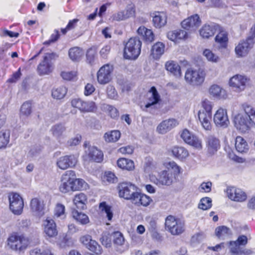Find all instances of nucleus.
<instances>
[{
	"label": "nucleus",
	"instance_id": "1",
	"mask_svg": "<svg viewBox=\"0 0 255 255\" xmlns=\"http://www.w3.org/2000/svg\"><path fill=\"white\" fill-rule=\"evenodd\" d=\"M213 105L211 101L205 99L202 101L201 109L198 112L199 120L202 127L206 130H210L212 128L211 121Z\"/></svg>",
	"mask_w": 255,
	"mask_h": 255
},
{
	"label": "nucleus",
	"instance_id": "2",
	"mask_svg": "<svg viewBox=\"0 0 255 255\" xmlns=\"http://www.w3.org/2000/svg\"><path fill=\"white\" fill-rule=\"evenodd\" d=\"M141 42L137 37H131L126 43L124 56L127 59H135L141 51Z\"/></svg>",
	"mask_w": 255,
	"mask_h": 255
},
{
	"label": "nucleus",
	"instance_id": "3",
	"mask_svg": "<svg viewBox=\"0 0 255 255\" xmlns=\"http://www.w3.org/2000/svg\"><path fill=\"white\" fill-rule=\"evenodd\" d=\"M161 102L160 95L155 87L153 86L148 91L145 106L141 107V109L143 111L152 113L158 108V106Z\"/></svg>",
	"mask_w": 255,
	"mask_h": 255
},
{
	"label": "nucleus",
	"instance_id": "4",
	"mask_svg": "<svg viewBox=\"0 0 255 255\" xmlns=\"http://www.w3.org/2000/svg\"><path fill=\"white\" fill-rule=\"evenodd\" d=\"M206 72L202 68L188 69L185 74L186 81L193 86H200L203 84L206 77Z\"/></svg>",
	"mask_w": 255,
	"mask_h": 255
},
{
	"label": "nucleus",
	"instance_id": "5",
	"mask_svg": "<svg viewBox=\"0 0 255 255\" xmlns=\"http://www.w3.org/2000/svg\"><path fill=\"white\" fill-rule=\"evenodd\" d=\"M75 172L73 170L66 171L61 176L59 190L63 193L75 190Z\"/></svg>",
	"mask_w": 255,
	"mask_h": 255
},
{
	"label": "nucleus",
	"instance_id": "6",
	"mask_svg": "<svg viewBox=\"0 0 255 255\" xmlns=\"http://www.w3.org/2000/svg\"><path fill=\"white\" fill-rule=\"evenodd\" d=\"M165 228L173 235H178L184 231V224L180 219L170 215L165 220Z\"/></svg>",
	"mask_w": 255,
	"mask_h": 255
},
{
	"label": "nucleus",
	"instance_id": "7",
	"mask_svg": "<svg viewBox=\"0 0 255 255\" xmlns=\"http://www.w3.org/2000/svg\"><path fill=\"white\" fill-rule=\"evenodd\" d=\"M138 193L135 185L129 182H123L119 186V196L126 200H129L132 203Z\"/></svg>",
	"mask_w": 255,
	"mask_h": 255
},
{
	"label": "nucleus",
	"instance_id": "8",
	"mask_svg": "<svg viewBox=\"0 0 255 255\" xmlns=\"http://www.w3.org/2000/svg\"><path fill=\"white\" fill-rule=\"evenodd\" d=\"M248 243L246 236H240L235 241H231L229 243V248L231 255H243L245 253V246Z\"/></svg>",
	"mask_w": 255,
	"mask_h": 255
},
{
	"label": "nucleus",
	"instance_id": "9",
	"mask_svg": "<svg viewBox=\"0 0 255 255\" xmlns=\"http://www.w3.org/2000/svg\"><path fill=\"white\" fill-rule=\"evenodd\" d=\"M249 81L250 79L247 76L236 74L230 79L229 85L235 91L241 92L245 90Z\"/></svg>",
	"mask_w": 255,
	"mask_h": 255
},
{
	"label": "nucleus",
	"instance_id": "10",
	"mask_svg": "<svg viewBox=\"0 0 255 255\" xmlns=\"http://www.w3.org/2000/svg\"><path fill=\"white\" fill-rule=\"evenodd\" d=\"M9 208L15 215L21 214L24 203L22 198L17 193H11L9 195Z\"/></svg>",
	"mask_w": 255,
	"mask_h": 255
},
{
	"label": "nucleus",
	"instance_id": "11",
	"mask_svg": "<svg viewBox=\"0 0 255 255\" xmlns=\"http://www.w3.org/2000/svg\"><path fill=\"white\" fill-rule=\"evenodd\" d=\"M8 244L12 250L22 251L26 248L29 242L23 236H11L8 239Z\"/></svg>",
	"mask_w": 255,
	"mask_h": 255
},
{
	"label": "nucleus",
	"instance_id": "12",
	"mask_svg": "<svg viewBox=\"0 0 255 255\" xmlns=\"http://www.w3.org/2000/svg\"><path fill=\"white\" fill-rule=\"evenodd\" d=\"M79 241L90 251L97 255L102 253L101 247L97 242L92 239L91 236L89 235L82 236L80 238Z\"/></svg>",
	"mask_w": 255,
	"mask_h": 255
},
{
	"label": "nucleus",
	"instance_id": "13",
	"mask_svg": "<svg viewBox=\"0 0 255 255\" xmlns=\"http://www.w3.org/2000/svg\"><path fill=\"white\" fill-rule=\"evenodd\" d=\"M234 122L236 128L241 132H246L251 127L255 126V125L252 124L248 117L241 112L235 116Z\"/></svg>",
	"mask_w": 255,
	"mask_h": 255
},
{
	"label": "nucleus",
	"instance_id": "14",
	"mask_svg": "<svg viewBox=\"0 0 255 255\" xmlns=\"http://www.w3.org/2000/svg\"><path fill=\"white\" fill-rule=\"evenodd\" d=\"M78 162V155L70 154L59 157L56 162L57 166L61 169L65 170L74 167Z\"/></svg>",
	"mask_w": 255,
	"mask_h": 255
},
{
	"label": "nucleus",
	"instance_id": "15",
	"mask_svg": "<svg viewBox=\"0 0 255 255\" xmlns=\"http://www.w3.org/2000/svg\"><path fill=\"white\" fill-rule=\"evenodd\" d=\"M113 70V66L110 64L103 66L97 72V80L99 84L105 85L111 80V74Z\"/></svg>",
	"mask_w": 255,
	"mask_h": 255
},
{
	"label": "nucleus",
	"instance_id": "16",
	"mask_svg": "<svg viewBox=\"0 0 255 255\" xmlns=\"http://www.w3.org/2000/svg\"><path fill=\"white\" fill-rule=\"evenodd\" d=\"M181 137L189 145L198 149L202 148L201 140L196 135L190 132L188 130L186 129H184L181 133Z\"/></svg>",
	"mask_w": 255,
	"mask_h": 255
},
{
	"label": "nucleus",
	"instance_id": "17",
	"mask_svg": "<svg viewBox=\"0 0 255 255\" xmlns=\"http://www.w3.org/2000/svg\"><path fill=\"white\" fill-rule=\"evenodd\" d=\"M254 43V40L251 37L241 41L235 48V52L237 57H242L247 56L253 47Z\"/></svg>",
	"mask_w": 255,
	"mask_h": 255
},
{
	"label": "nucleus",
	"instance_id": "18",
	"mask_svg": "<svg viewBox=\"0 0 255 255\" xmlns=\"http://www.w3.org/2000/svg\"><path fill=\"white\" fill-rule=\"evenodd\" d=\"M42 227L43 233L49 238H54L58 235L56 224L55 221L50 218H47L43 221Z\"/></svg>",
	"mask_w": 255,
	"mask_h": 255
},
{
	"label": "nucleus",
	"instance_id": "19",
	"mask_svg": "<svg viewBox=\"0 0 255 255\" xmlns=\"http://www.w3.org/2000/svg\"><path fill=\"white\" fill-rule=\"evenodd\" d=\"M52 55L47 53L43 58V60L39 64L37 70L41 75H47L53 70V64L51 62Z\"/></svg>",
	"mask_w": 255,
	"mask_h": 255
},
{
	"label": "nucleus",
	"instance_id": "20",
	"mask_svg": "<svg viewBox=\"0 0 255 255\" xmlns=\"http://www.w3.org/2000/svg\"><path fill=\"white\" fill-rule=\"evenodd\" d=\"M214 122L218 127L227 128L230 122L226 110L220 108L214 116Z\"/></svg>",
	"mask_w": 255,
	"mask_h": 255
},
{
	"label": "nucleus",
	"instance_id": "21",
	"mask_svg": "<svg viewBox=\"0 0 255 255\" xmlns=\"http://www.w3.org/2000/svg\"><path fill=\"white\" fill-rule=\"evenodd\" d=\"M227 193L229 198L235 202H243L247 198V195L244 191L234 187L228 188Z\"/></svg>",
	"mask_w": 255,
	"mask_h": 255
},
{
	"label": "nucleus",
	"instance_id": "22",
	"mask_svg": "<svg viewBox=\"0 0 255 255\" xmlns=\"http://www.w3.org/2000/svg\"><path fill=\"white\" fill-rule=\"evenodd\" d=\"M181 24L184 29L193 31L200 25L201 20L198 14H194L184 19Z\"/></svg>",
	"mask_w": 255,
	"mask_h": 255
},
{
	"label": "nucleus",
	"instance_id": "23",
	"mask_svg": "<svg viewBox=\"0 0 255 255\" xmlns=\"http://www.w3.org/2000/svg\"><path fill=\"white\" fill-rule=\"evenodd\" d=\"M30 210L33 214L40 217L44 214V203L42 200L37 198L32 199L30 201Z\"/></svg>",
	"mask_w": 255,
	"mask_h": 255
},
{
	"label": "nucleus",
	"instance_id": "24",
	"mask_svg": "<svg viewBox=\"0 0 255 255\" xmlns=\"http://www.w3.org/2000/svg\"><path fill=\"white\" fill-rule=\"evenodd\" d=\"M178 125L177 120L169 119L162 121L156 128L157 131L160 134H165Z\"/></svg>",
	"mask_w": 255,
	"mask_h": 255
},
{
	"label": "nucleus",
	"instance_id": "25",
	"mask_svg": "<svg viewBox=\"0 0 255 255\" xmlns=\"http://www.w3.org/2000/svg\"><path fill=\"white\" fill-rule=\"evenodd\" d=\"M86 156L90 161L100 162L103 159V153L101 150L95 146H89L85 150Z\"/></svg>",
	"mask_w": 255,
	"mask_h": 255
},
{
	"label": "nucleus",
	"instance_id": "26",
	"mask_svg": "<svg viewBox=\"0 0 255 255\" xmlns=\"http://www.w3.org/2000/svg\"><path fill=\"white\" fill-rule=\"evenodd\" d=\"M218 29H220V25L218 24L212 23L205 24L199 31L200 35L203 38H209L213 36Z\"/></svg>",
	"mask_w": 255,
	"mask_h": 255
},
{
	"label": "nucleus",
	"instance_id": "27",
	"mask_svg": "<svg viewBox=\"0 0 255 255\" xmlns=\"http://www.w3.org/2000/svg\"><path fill=\"white\" fill-rule=\"evenodd\" d=\"M173 182V177L171 174L166 170L161 171L158 178L155 179L154 182L158 186H169Z\"/></svg>",
	"mask_w": 255,
	"mask_h": 255
},
{
	"label": "nucleus",
	"instance_id": "28",
	"mask_svg": "<svg viewBox=\"0 0 255 255\" xmlns=\"http://www.w3.org/2000/svg\"><path fill=\"white\" fill-rule=\"evenodd\" d=\"M206 147L210 154H214L220 147L219 139L212 135L208 136L206 139Z\"/></svg>",
	"mask_w": 255,
	"mask_h": 255
},
{
	"label": "nucleus",
	"instance_id": "29",
	"mask_svg": "<svg viewBox=\"0 0 255 255\" xmlns=\"http://www.w3.org/2000/svg\"><path fill=\"white\" fill-rule=\"evenodd\" d=\"M219 32L215 38V42L218 45L220 48H225L227 46L228 37L227 32L220 26Z\"/></svg>",
	"mask_w": 255,
	"mask_h": 255
},
{
	"label": "nucleus",
	"instance_id": "30",
	"mask_svg": "<svg viewBox=\"0 0 255 255\" xmlns=\"http://www.w3.org/2000/svg\"><path fill=\"white\" fill-rule=\"evenodd\" d=\"M152 22L156 28L163 27L167 22V15L164 12L156 11L153 13Z\"/></svg>",
	"mask_w": 255,
	"mask_h": 255
},
{
	"label": "nucleus",
	"instance_id": "31",
	"mask_svg": "<svg viewBox=\"0 0 255 255\" xmlns=\"http://www.w3.org/2000/svg\"><path fill=\"white\" fill-rule=\"evenodd\" d=\"M209 93L213 97L218 99H226L228 96L226 91L217 85H213L210 87Z\"/></svg>",
	"mask_w": 255,
	"mask_h": 255
},
{
	"label": "nucleus",
	"instance_id": "32",
	"mask_svg": "<svg viewBox=\"0 0 255 255\" xmlns=\"http://www.w3.org/2000/svg\"><path fill=\"white\" fill-rule=\"evenodd\" d=\"M165 68L176 78H180L182 75L181 67L179 65L174 61H168L166 62Z\"/></svg>",
	"mask_w": 255,
	"mask_h": 255
},
{
	"label": "nucleus",
	"instance_id": "33",
	"mask_svg": "<svg viewBox=\"0 0 255 255\" xmlns=\"http://www.w3.org/2000/svg\"><path fill=\"white\" fill-rule=\"evenodd\" d=\"M187 35V32L181 29L170 31L167 33L168 39L175 42H178L179 40L185 39Z\"/></svg>",
	"mask_w": 255,
	"mask_h": 255
},
{
	"label": "nucleus",
	"instance_id": "34",
	"mask_svg": "<svg viewBox=\"0 0 255 255\" xmlns=\"http://www.w3.org/2000/svg\"><path fill=\"white\" fill-rule=\"evenodd\" d=\"M171 152L174 157L180 160L185 159L189 155L188 150L182 146L173 147Z\"/></svg>",
	"mask_w": 255,
	"mask_h": 255
},
{
	"label": "nucleus",
	"instance_id": "35",
	"mask_svg": "<svg viewBox=\"0 0 255 255\" xmlns=\"http://www.w3.org/2000/svg\"><path fill=\"white\" fill-rule=\"evenodd\" d=\"M165 51V45L161 42H157L152 47L151 55L155 59H159Z\"/></svg>",
	"mask_w": 255,
	"mask_h": 255
},
{
	"label": "nucleus",
	"instance_id": "36",
	"mask_svg": "<svg viewBox=\"0 0 255 255\" xmlns=\"http://www.w3.org/2000/svg\"><path fill=\"white\" fill-rule=\"evenodd\" d=\"M66 127L63 124H56L53 126L51 129L52 135L59 141L64 138Z\"/></svg>",
	"mask_w": 255,
	"mask_h": 255
},
{
	"label": "nucleus",
	"instance_id": "37",
	"mask_svg": "<svg viewBox=\"0 0 255 255\" xmlns=\"http://www.w3.org/2000/svg\"><path fill=\"white\" fill-rule=\"evenodd\" d=\"M151 201V199L149 196L138 192L132 203L137 206L142 205L146 207L149 205Z\"/></svg>",
	"mask_w": 255,
	"mask_h": 255
},
{
	"label": "nucleus",
	"instance_id": "38",
	"mask_svg": "<svg viewBox=\"0 0 255 255\" xmlns=\"http://www.w3.org/2000/svg\"><path fill=\"white\" fill-rule=\"evenodd\" d=\"M118 166L123 169L128 171H132L134 169V162L130 159L121 158L117 161Z\"/></svg>",
	"mask_w": 255,
	"mask_h": 255
},
{
	"label": "nucleus",
	"instance_id": "39",
	"mask_svg": "<svg viewBox=\"0 0 255 255\" xmlns=\"http://www.w3.org/2000/svg\"><path fill=\"white\" fill-rule=\"evenodd\" d=\"M87 202V196L83 193L76 195L73 199L74 204L79 209H84Z\"/></svg>",
	"mask_w": 255,
	"mask_h": 255
},
{
	"label": "nucleus",
	"instance_id": "40",
	"mask_svg": "<svg viewBox=\"0 0 255 255\" xmlns=\"http://www.w3.org/2000/svg\"><path fill=\"white\" fill-rule=\"evenodd\" d=\"M235 147L240 153L247 152L249 148L247 141L242 137L239 136L236 137Z\"/></svg>",
	"mask_w": 255,
	"mask_h": 255
},
{
	"label": "nucleus",
	"instance_id": "41",
	"mask_svg": "<svg viewBox=\"0 0 255 255\" xmlns=\"http://www.w3.org/2000/svg\"><path fill=\"white\" fill-rule=\"evenodd\" d=\"M72 215L77 222L82 225H86L89 222V217L86 214L79 212L76 210H73Z\"/></svg>",
	"mask_w": 255,
	"mask_h": 255
},
{
	"label": "nucleus",
	"instance_id": "42",
	"mask_svg": "<svg viewBox=\"0 0 255 255\" xmlns=\"http://www.w3.org/2000/svg\"><path fill=\"white\" fill-rule=\"evenodd\" d=\"M84 51L78 47H74L70 49L69 56L70 58L74 61H78L80 60L84 55Z\"/></svg>",
	"mask_w": 255,
	"mask_h": 255
},
{
	"label": "nucleus",
	"instance_id": "43",
	"mask_svg": "<svg viewBox=\"0 0 255 255\" xmlns=\"http://www.w3.org/2000/svg\"><path fill=\"white\" fill-rule=\"evenodd\" d=\"M10 131L8 130H2L0 131V149L5 148L10 140Z\"/></svg>",
	"mask_w": 255,
	"mask_h": 255
},
{
	"label": "nucleus",
	"instance_id": "44",
	"mask_svg": "<svg viewBox=\"0 0 255 255\" xmlns=\"http://www.w3.org/2000/svg\"><path fill=\"white\" fill-rule=\"evenodd\" d=\"M67 92V89L64 86H60L53 88L52 91V96L54 99L60 100L64 98Z\"/></svg>",
	"mask_w": 255,
	"mask_h": 255
},
{
	"label": "nucleus",
	"instance_id": "45",
	"mask_svg": "<svg viewBox=\"0 0 255 255\" xmlns=\"http://www.w3.org/2000/svg\"><path fill=\"white\" fill-rule=\"evenodd\" d=\"M104 137L107 142H116L121 137V132L117 130H112L106 132Z\"/></svg>",
	"mask_w": 255,
	"mask_h": 255
},
{
	"label": "nucleus",
	"instance_id": "46",
	"mask_svg": "<svg viewBox=\"0 0 255 255\" xmlns=\"http://www.w3.org/2000/svg\"><path fill=\"white\" fill-rule=\"evenodd\" d=\"M99 209L103 216L105 215L109 221H111L113 218V213L111 211V207L108 205L106 202H103L100 204Z\"/></svg>",
	"mask_w": 255,
	"mask_h": 255
},
{
	"label": "nucleus",
	"instance_id": "47",
	"mask_svg": "<svg viewBox=\"0 0 255 255\" xmlns=\"http://www.w3.org/2000/svg\"><path fill=\"white\" fill-rule=\"evenodd\" d=\"M30 255H53L47 247L35 248L29 251Z\"/></svg>",
	"mask_w": 255,
	"mask_h": 255
},
{
	"label": "nucleus",
	"instance_id": "48",
	"mask_svg": "<svg viewBox=\"0 0 255 255\" xmlns=\"http://www.w3.org/2000/svg\"><path fill=\"white\" fill-rule=\"evenodd\" d=\"M231 234V230L226 226L219 227L216 229V235L219 238L224 239Z\"/></svg>",
	"mask_w": 255,
	"mask_h": 255
},
{
	"label": "nucleus",
	"instance_id": "49",
	"mask_svg": "<svg viewBox=\"0 0 255 255\" xmlns=\"http://www.w3.org/2000/svg\"><path fill=\"white\" fill-rule=\"evenodd\" d=\"M203 54L209 61L217 63L219 61L220 58L219 56L213 53L210 49H206L204 50Z\"/></svg>",
	"mask_w": 255,
	"mask_h": 255
},
{
	"label": "nucleus",
	"instance_id": "50",
	"mask_svg": "<svg viewBox=\"0 0 255 255\" xmlns=\"http://www.w3.org/2000/svg\"><path fill=\"white\" fill-rule=\"evenodd\" d=\"M211 206L212 200L209 197L202 198L198 205L199 208L203 210H208L210 209Z\"/></svg>",
	"mask_w": 255,
	"mask_h": 255
},
{
	"label": "nucleus",
	"instance_id": "51",
	"mask_svg": "<svg viewBox=\"0 0 255 255\" xmlns=\"http://www.w3.org/2000/svg\"><path fill=\"white\" fill-rule=\"evenodd\" d=\"M65 207L63 204L58 203L54 210V216L57 218L64 219L65 218Z\"/></svg>",
	"mask_w": 255,
	"mask_h": 255
},
{
	"label": "nucleus",
	"instance_id": "52",
	"mask_svg": "<svg viewBox=\"0 0 255 255\" xmlns=\"http://www.w3.org/2000/svg\"><path fill=\"white\" fill-rule=\"evenodd\" d=\"M97 107L95 103L92 101L85 102L82 112L90 113L94 112L96 111Z\"/></svg>",
	"mask_w": 255,
	"mask_h": 255
},
{
	"label": "nucleus",
	"instance_id": "53",
	"mask_svg": "<svg viewBox=\"0 0 255 255\" xmlns=\"http://www.w3.org/2000/svg\"><path fill=\"white\" fill-rule=\"evenodd\" d=\"M32 112L31 103L29 102H26L24 103L20 108V115L28 116L30 115Z\"/></svg>",
	"mask_w": 255,
	"mask_h": 255
},
{
	"label": "nucleus",
	"instance_id": "54",
	"mask_svg": "<svg viewBox=\"0 0 255 255\" xmlns=\"http://www.w3.org/2000/svg\"><path fill=\"white\" fill-rule=\"evenodd\" d=\"M143 167L145 172L146 173H150L154 168L153 159L150 157H146Z\"/></svg>",
	"mask_w": 255,
	"mask_h": 255
},
{
	"label": "nucleus",
	"instance_id": "55",
	"mask_svg": "<svg viewBox=\"0 0 255 255\" xmlns=\"http://www.w3.org/2000/svg\"><path fill=\"white\" fill-rule=\"evenodd\" d=\"M165 166L168 169L172 170L174 174H178L181 172V168L173 161L166 162Z\"/></svg>",
	"mask_w": 255,
	"mask_h": 255
},
{
	"label": "nucleus",
	"instance_id": "56",
	"mask_svg": "<svg viewBox=\"0 0 255 255\" xmlns=\"http://www.w3.org/2000/svg\"><path fill=\"white\" fill-rule=\"evenodd\" d=\"M74 184L75 191L86 189L88 186L87 183L83 179L76 178V176Z\"/></svg>",
	"mask_w": 255,
	"mask_h": 255
},
{
	"label": "nucleus",
	"instance_id": "57",
	"mask_svg": "<svg viewBox=\"0 0 255 255\" xmlns=\"http://www.w3.org/2000/svg\"><path fill=\"white\" fill-rule=\"evenodd\" d=\"M114 243L119 246H122L125 242V239L122 234L119 232H114L113 235Z\"/></svg>",
	"mask_w": 255,
	"mask_h": 255
},
{
	"label": "nucleus",
	"instance_id": "58",
	"mask_svg": "<svg viewBox=\"0 0 255 255\" xmlns=\"http://www.w3.org/2000/svg\"><path fill=\"white\" fill-rule=\"evenodd\" d=\"M100 241L102 245L106 248H109L111 246V239L110 235L108 233H103L102 237L100 238Z\"/></svg>",
	"mask_w": 255,
	"mask_h": 255
},
{
	"label": "nucleus",
	"instance_id": "59",
	"mask_svg": "<svg viewBox=\"0 0 255 255\" xmlns=\"http://www.w3.org/2000/svg\"><path fill=\"white\" fill-rule=\"evenodd\" d=\"M61 75L63 79L67 81L74 80L77 76V72L75 71L62 72Z\"/></svg>",
	"mask_w": 255,
	"mask_h": 255
},
{
	"label": "nucleus",
	"instance_id": "60",
	"mask_svg": "<svg viewBox=\"0 0 255 255\" xmlns=\"http://www.w3.org/2000/svg\"><path fill=\"white\" fill-rule=\"evenodd\" d=\"M84 103V101L78 98L73 99L71 101L72 106L74 108H77L81 112L82 111Z\"/></svg>",
	"mask_w": 255,
	"mask_h": 255
},
{
	"label": "nucleus",
	"instance_id": "61",
	"mask_svg": "<svg viewBox=\"0 0 255 255\" xmlns=\"http://www.w3.org/2000/svg\"><path fill=\"white\" fill-rule=\"evenodd\" d=\"M96 55V50L93 48H90L87 51L86 57L89 63L94 61Z\"/></svg>",
	"mask_w": 255,
	"mask_h": 255
},
{
	"label": "nucleus",
	"instance_id": "62",
	"mask_svg": "<svg viewBox=\"0 0 255 255\" xmlns=\"http://www.w3.org/2000/svg\"><path fill=\"white\" fill-rule=\"evenodd\" d=\"M81 136L77 135L74 138H72L67 141V145L70 146H76L79 144L81 140Z\"/></svg>",
	"mask_w": 255,
	"mask_h": 255
},
{
	"label": "nucleus",
	"instance_id": "63",
	"mask_svg": "<svg viewBox=\"0 0 255 255\" xmlns=\"http://www.w3.org/2000/svg\"><path fill=\"white\" fill-rule=\"evenodd\" d=\"M107 95L109 98L112 99H115L118 96L115 89L112 86H108L107 87Z\"/></svg>",
	"mask_w": 255,
	"mask_h": 255
},
{
	"label": "nucleus",
	"instance_id": "64",
	"mask_svg": "<svg viewBox=\"0 0 255 255\" xmlns=\"http://www.w3.org/2000/svg\"><path fill=\"white\" fill-rule=\"evenodd\" d=\"M212 183L211 182H203L200 186V190L204 192H210L211 190Z\"/></svg>",
	"mask_w": 255,
	"mask_h": 255
}]
</instances>
